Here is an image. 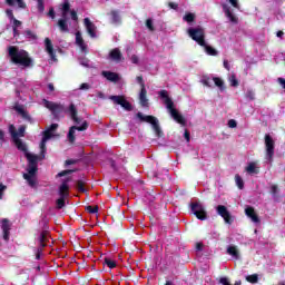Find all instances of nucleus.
<instances>
[{
    "mask_svg": "<svg viewBox=\"0 0 285 285\" xmlns=\"http://www.w3.org/2000/svg\"><path fill=\"white\" fill-rule=\"evenodd\" d=\"M105 264L109 267V268H115L117 266V263L110 258H105Z\"/></svg>",
    "mask_w": 285,
    "mask_h": 285,
    "instance_id": "obj_37",
    "label": "nucleus"
},
{
    "mask_svg": "<svg viewBox=\"0 0 285 285\" xmlns=\"http://www.w3.org/2000/svg\"><path fill=\"white\" fill-rule=\"evenodd\" d=\"M6 14L8 17V19H10V21L12 22L13 26V37H19V30H17V28H21V21L17 20L14 18V14L12 13V10L8 9L6 11Z\"/></svg>",
    "mask_w": 285,
    "mask_h": 285,
    "instance_id": "obj_17",
    "label": "nucleus"
},
{
    "mask_svg": "<svg viewBox=\"0 0 285 285\" xmlns=\"http://www.w3.org/2000/svg\"><path fill=\"white\" fill-rule=\"evenodd\" d=\"M59 10L61 19L58 20V27L62 32H70L68 28V17H71L72 21H78L79 17H77V11L70 9V1L68 0L59 4Z\"/></svg>",
    "mask_w": 285,
    "mask_h": 285,
    "instance_id": "obj_2",
    "label": "nucleus"
},
{
    "mask_svg": "<svg viewBox=\"0 0 285 285\" xmlns=\"http://www.w3.org/2000/svg\"><path fill=\"white\" fill-rule=\"evenodd\" d=\"M6 135L3 134V131L0 130V140L3 141Z\"/></svg>",
    "mask_w": 285,
    "mask_h": 285,
    "instance_id": "obj_62",
    "label": "nucleus"
},
{
    "mask_svg": "<svg viewBox=\"0 0 285 285\" xmlns=\"http://www.w3.org/2000/svg\"><path fill=\"white\" fill-rule=\"evenodd\" d=\"M246 98L249 99V101H254V99H255V91L247 90Z\"/></svg>",
    "mask_w": 285,
    "mask_h": 285,
    "instance_id": "obj_41",
    "label": "nucleus"
},
{
    "mask_svg": "<svg viewBox=\"0 0 285 285\" xmlns=\"http://www.w3.org/2000/svg\"><path fill=\"white\" fill-rule=\"evenodd\" d=\"M219 283L223 284V285H230V282H228V279L226 277H222L219 279Z\"/></svg>",
    "mask_w": 285,
    "mask_h": 285,
    "instance_id": "obj_50",
    "label": "nucleus"
},
{
    "mask_svg": "<svg viewBox=\"0 0 285 285\" xmlns=\"http://www.w3.org/2000/svg\"><path fill=\"white\" fill-rule=\"evenodd\" d=\"M70 119L73 120L75 126L70 127L69 132H68V139L70 144H75V132L77 130L79 132H83V130H88V121H86L83 118H79L77 116V107L75 104H71L67 110Z\"/></svg>",
    "mask_w": 285,
    "mask_h": 285,
    "instance_id": "obj_1",
    "label": "nucleus"
},
{
    "mask_svg": "<svg viewBox=\"0 0 285 285\" xmlns=\"http://www.w3.org/2000/svg\"><path fill=\"white\" fill-rule=\"evenodd\" d=\"M191 212L196 215L197 219L204 222L206 219V209L202 203H191Z\"/></svg>",
    "mask_w": 285,
    "mask_h": 285,
    "instance_id": "obj_14",
    "label": "nucleus"
},
{
    "mask_svg": "<svg viewBox=\"0 0 285 285\" xmlns=\"http://www.w3.org/2000/svg\"><path fill=\"white\" fill-rule=\"evenodd\" d=\"M97 97H99V99H105L104 92L101 91H98Z\"/></svg>",
    "mask_w": 285,
    "mask_h": 285,
    "instance_id": "obj_60",
    "label": "nucleus"
},
{
    "mask_svg": "<svg viewBox=\"0 0 285 285\" xmlns=\"http://www.w3.org/2000/svg\"><path fill=\"white\" fill-rule=\"evenodd\" d=\"M83 23L89 37H91V39H96L97 26H95V23H92V21H90L89 18H85Z\"/></svg>",
    "mask_w": 285,
    "mask_h": 285,
    "instance_id": "obj_18",
    "label": "nucleus"
},
{
    "mask_svg": "<svg viewBox=\"0 0 285 285\" xmlns=\"http://www.w3.org/2000/svg\"><path fill=\"white\" fill-rule=\"evenodd\" d=\"M43 105L51 110V112H61V110H63V106H61L60 104L57 102H51L48 100H43Z\"/></svg>",
    "mask_w": 285,
    "mask_h": 285,
    "instance_id": "obj_21",
    "label": "nucleus"
},
{
    "mask_svg": "<svg viewBox=\"0 0 285 285\" xmlns=\"http://www.w3.org/2000/svg\"><path fill=\"white\" fill-rule=\"evenodd\" d=\"M77 188H78V190H80L81 193H83L86 189L83 188V181H81V180H79L78 183H77Z\"/></svg>",
    "mask_w": 285,
    "mask_h": 285,
    "instance_id": "obj_47",
    "label": "nucleus"
},
{
    "mask_svg": "<svg viewBox=\"0 0 285 285\" xmlns=\"http://www.w3.org/2000/svg\"><path fill=\"white\" fill-rule=\"evenodd\" d=\"M9 132L11 134V137L13 139L14 145L17 146L18 150L26 151V144L19 139V137H23L26 135V126H20L18 131L13 127V125H10Z\"/></svg>",
    "mask_w": 285,
    "mask_h": 285,
    "instance_id": "obj_6",
    "label": "nucleus"
},
{
    "mask_svg": "<svg viewBox=\"0 0 285 285\" xmlns=\"http://www.w3.org/2000/svg\"><path fill=\"white\" fill-rule=\"evenodd\" d=\"M86 210L89 212L91 215H95L96 213H99V207L98 206H87Z\"/></svg>",
    "mask_w": 285,
    "mask_h": 285,
    "instance_id": "obj_38",
    "label": "nucleus"
},
{
    "mask_svg": "<svg viewBox=\"0 0 285 285\" xmlns=\"http://www.w3.org/2000/svg\"><path fill=\"white\" fill-rule=\"evenodd\" d=\"M8 6H18V8H26V2L23 0H7Z\"/></svg>",
    "mask_w": 285,
    "mask_h": 285,
    "instance_id": "obj_31",
    "label": "nucleus"
},
{
    "mask_svg": "<svg viewBox=\"0 0 285 285\" xmlns=\"http://www.w3.org/2000/svg\"><path fill=\"white\" fill-rule=\"evenodd\" d=\"M70 177L66 178L62 184L59 186V196L60 198L57 199V208H63L66 206V199L70 196Z\"/></svg>",
    "mask_w": 285,
    "mask_h": 285,
    "instance_id": "obj_8",
    "label": "nucleus"
},
{
    "mask_svg": "<svg viewBox=\"0 0 285 285\" xmlns=\"http://www.w3.org/2000/svg\"><path fill=\"white\" fill-rule=\"evenodd\" d=\"M246 282H249V284H257V282H259V276L257 274L248 275L246 276Z\"/></svg>",
    "mask_w": 285,
    "mask_h": 285,
    "instance_id": "obj_34",
    "label": "nucleus"
},
{
    "mask_svg": "<svg viewBox=\"0 0 285 285\" xmlns=\"http://www.w3.org/2000/svg\"><path fill=\"white\" fill-rule=\"evenodd\" d=\"M37 3H38V11L42 13L43 10H46V7L43 6V0H37Z\"/></svg>",
    "mask_w": 285,
    "mask_h": 285,
    "instance_id": "obj_42",
    "label": "nucleus"
},
{
    "mask_svg": "<svg viewBox=\"0 0 285 285\" xmlns=\"http://www.w3.org/2000/svg\"><path fill=\"white\" fill-rule=\"evenodd\" d=\"M136 81L139 83L140 89H141V88H146V83L144 82V77L138 76V77L136 78Z\"/></svg>",
    "mask_w": 285,
    "mask_h": 285,
    "instance_id": "obj_43",
    "label": "nucleus"
},
{
    "mask_svg": "<svg viewBox=\"0 0 285 285\" xmlns=\"http://www.w3.org/2000/svg\"><path fill=\"white\" fill-rule=\"evenodd\" d=\"M76 46L80 48L81 52L85 55H88V45L83 40V37L81 36V31L76 32Z\"/></svg>",
    "mask_w": 285,
    "mask_h": 285,
    "instance_id": "obj_19",
    "label": "nucleus"
},
{
    "mask_svg": "<svg viewBox=\"0 0 285 285\" xmlns=\"http://www.w3.org/2000/svg\"><path fill=\"white\" fill-rule=\"evenodd\" d=\"M146 27H147L148 30H150V31L155 30V27H153V19H147V21H146Z\"/></svg>",
    "mask_w": 285,
    "mask_h": 285,
    "instance_id": "obj_44",
    "label": "nucleus"
},
{
    "mask_svg": "<svg viewBox=\"0 0 285 285\" xmlns=\"http://www.w3.org/2000/svg\"><path fill=\"white\" fill-rule=\"evenodd\" d=\"M233 8H239V2L237 0H228Z\"/></svg>",
    "mask_w": 285,
    "mask_h": 285,
    "instance_id": "obj_51",
    "label": "nucleus"
},
{
    "mask_svg": "<svg viewBox=\"0 0 285 285\" xmlns=\"http://www.w3.org/2000/svg\"><path fill=\"white\" fill-rule=\"evenodd\" d=\"M102 77L108 81H119V75L112 71H102Z\"/></svg>",
    "mask_w": 285,
    "mask_h": 285,
    "instance_id": "obj_27",
    "label": "nucleus"
},
{
    "mask_svg": "<svg viewBox=\"0 0 285 285\" xmlns=\"http://www.w3.org/2000/svg\"><path fill=\"white\" fill-rule=\"evenodd\" d=\"M185 139L186 141H190V132L188 130H185Z\"/></svg>",
    "mask_w": 285,
    "mask_h": 285,
    "instance_id": "obj_56",
    "label": "nucleus"
},
{
    "mask_svg": "<svg viewBox=\"0 0 285 285\" xmlns=\"http://www.w3.org/2000/svg\"><path fill=\"white\" fill-rule=\"evenodd\" d=\"M229 83L234 88H237V86H239V81H237V77L234 73L229 76Z\"/></svg>",
    "mask_w": 285,
    "mask_h": 285,
    "instance_id": "obj_36",
    "label": "nucleus"
},
{
    "mask_svg": "<svg viewBox=\"0 0 285 285\" xmlns=\"http://www.w3.org/2000/svg\"><path fill=\"white\" fill-rule=\"evenodd\" d=\"M276 37H278V38L284 37V31H277Z\"/></svg>",
    "mask_w": 285,
    "mask_h": 285,
    "instance_id": "obj_61",
    "label": "nucleus"
},
{
    "mask_svg": "<svg viewBox=\"0 0 285 285\" xmlns=\"http://www.w3.org/2000/svg\"><path fill=\"white\" fill-rule=\"evenodd\" d=\"M66 164H67V166H70V164H75V161H72V160H67Z\"/></svg>",
    "mask_w": 285,
    "mask_h": 285,
    "instance_id": "obj_63",
    "label": "nucleus"
},
{
    "mask_svg": "<svg viewBox=\"0 0 285 285\" xmlns=\"http://www.w3.org/2000/svg\"><path fill=\"white\" fill-rule=\"evenodd\" d=\"M187 32L190 39H193V41H196L198 46H206V41L204 40L205 38L204 28L202 27L189 28Z\"/></svg>",
    "mask_w": 285,
    "mask_h": 285,
    "instance_id": "obj_10",
    "label": "nucleus"
},
{
    "mask_svg": "<svg viewBox=\"0 0 285 285\" xmlns=\"http://www.w3.org/2000/svg\"><path fill=\"white\" fill-rule=\"evenodd\" d=\"M271 190H272V194H273V195H277V186H276V185H273V186L271 187Z\"/></svg>",
    "mask_w": 285,
    "mask_h": 285,
    "instance_id": "obj_54",
    "label": "nucleus"
},
{
    "mask_svg": "<svg viewBox=\"0 0 285 285\" xmlns=\"http://www.w3.org/2000/svg\"><path fill=\"white\" fill-rule=\"evenodd\" d=\"M137 118L145 124H150L156 137H163L164 131H161V127H159V120L155 116H146L141 112L137 114Z\"/></svg>",
    "mask_w": 285,
    "mask_h": 285,
    "instance_id": "obj_7",
    "label": "nucleus"
},
{
    "mask_svg": "<svg viewBox=\"0 0 285 285\" xmlns=\"http://www.w3.org/2000/svg\"><path fill=\"white\" fill-rule=\"evenodd\" d=\"M228 127H229V128H237V121H235V119H230V120L228 121Z\"/></svg>",
    "mask_w": 285,
    "mask_h": 285,
    "instance_id": "obj_46",
    "label": "nucleus"
},
{
    "mask_svg": "<svg viewBox=\"0 0 285 285\" xmlns=\"http://www.w3.org/2000/svg\"><path fill=\"white\" fill-rule=\"evenodd\" d=\"M9 57L12 63L22 66L23 68H30V66H32V59L23 49H19L17 47H9Z\"/></svg>",
    "mask_w": 285,
    "mask_h": 285,
    "instance_id": "obj_4",
    "label": "nucleus"
},
{
    "mask_svg": "<svg viewBox=\"0 0 285 285\" xmlns=\"http://www.w3.org/2000/svg\"><path fill=\"white\" fill-rule=\"evenodd\" d=\"M38 239H39L40 248H38L36 259H41V252L43 250V247L47 246L48 242H50V233L46 229L42 230Z\"/></svg>",
    "mask_w": 285,
    "mask_h": 285,
    "instance_id": "obj_12",
    "label": "nucleus"
},
{
    "mask_svg": "<svg viewBox=\"0 0 285 285\" xmlns=\"http://www.w3.org/2000/svg\"><path fill=\"white\" fill-rule=\"evenodd\" d=\"M59 128L58 124H52L50 126V128H48L46 131H43V137L40 144V149H41V154H42V159L43 157H46L43 154L46 153V144L49 139H52V137H55V130Z\"/></svg>",
    "mask_w": 285,
    "mask_h": 285,
    "instance_id": "obj_11",
    "label": "nucleus"
},
{
    "mask_svg": "<svg viewBox=\"0 0 285 285\" xmlns=\"http://www.w3.org/2000/svg\"><path fill=\"white\" fill-rule=\"evenodd\" d=\"M24 37L27 38V39H37V35H35L32 31H30V30H27V31H24Z\"/></svg>",
    "mask_w": 285,
    "mask_h": 285,
    "instance_id": "obj_40",
    "label": "nucleus"
},
{
    "mask_svg": "<svg viewBox=\"0 0 285 285\" xmlns=\"http://www.w3.org/2000/svg\"><path fill=\"white\" fill-rule=\"evenodd\" d=\"M81 66H85L86 68H88L89 66V61L88 60H80Z\"/></svg>",
    "mask_w": 285,
    "mask_h": 285,
    "instance_id": "obj_57",
    "label": "nucleus"
},
{
    "mask_svg": "<svg viewBox=\"0 0 285 285\" xmlns=\"http://www.w3.org/2000/svg\"><path fill=\"white\" fill-rule=\"evenodd\" d=\"M6 188H8L6 185L0 184V199H3V190H6Z\"/></svg>",
    "mask_w": 285,
    "mask_h": 285,
    "instance_id": "obj_49",
    "label": "nucleus"
},
{
    "mask_svg": "<svg viewBox=\"0 0 285 285\" xmlns=\"http://www.w3.org/2000/svg\"><path fill=\"white\" fill-rule=\"evenodd\" d=\"M184 21H187V23H193V21H195V14H193V13H187V14L184 17Z\"/></svg>",
    "mask_w": 285,
    "mask_h": 285,
    "instance_id": "obj_39",
    "label": "nucleus"
},
{
    "mask_svg": "<svg viewBox=\"0 0 285 285\" xmlns=\"http://www.w3.org/2000/svg\"><path fill=\"white\" fill-rule=\"evenodd\" d=\"M159 96L165 100L166 108L174 121H177V124H180V126H186V118H184V116L175 108V102H173V100L168 97V91L161 90L159 91Z\"/></svg>",
    "mask_w": 285,
    "mask_h": 285,
    "instance_id": "obj_5",
    "label": "nucleus"
},
{
    "mask_svg": "<svg viewBox=\"0 0 285 285\" xmlns=\"http://www.w3.org/2000/svg\"><path fill=\"white\" fill-rule=\"evenodd\" d=\"M109 99L117 106H121L125 110H132V105H130L124 96H110Z\"/></svg>",
    "mask_w": 285,
    "mask_h": 285,
    "instance_id": "obj_13",
    "label": "nucleus"
},
{
    "mask_svg": "<svg viewBox=\"0 0 285 285\" xmlns=\"http://www.w3.org/2000/svg\"><path fill=\"white\" fill-rule=\"evenodd\" d=\"M1 224L3 239L8 242V239H10V228L12 225L10 224V220H8V218H3Z\"/></svg>",
    "mask_w": 285,
    "mask_h": 285,
    "instance_id": "obj_20",
    "label": "nucleus"
},
{
    "mask_svg": "<svg viewBox=\"0 0 285 285\" xmlns=\"http://www.w3.org/2000/svg\"><path fill=\"white\" fill-rule=\"evenodd\" d=\"M26 157L29 164L27 167V174H23V179H26L31 188H35V186H37V164L39 163V156L26 153Z\"/></svg>",
    "mask_w": 285,
    "mask_h": 285,
    "instance_id": "obj_3",
    "label": "nucleus"
},
{
    "mask_svg": "<svg viewBox=\"0 0 285 285\" xmlns=\"http://www.w3.org/2000/svg\"><path fill=\"white\" fill-rule=\"evenodd\" d=\"M227 255H230L234 259H239V249H237V246L230 245L227 247Z\"/></svg>",
    "mask_w": 285,
    "mask_h": 285,
    "instance_id": "obj_29",
    "label": "nucleus"
},
{
    "mask_svg": "<svg viewBox=\"0 0 285 285\" xmlns=\"http://www.w3.org/2000/svg\"><path fill=\"white\" fill-rule=\"evenodd\" d=\"M273 157H275V139L271 134L265 135V160L267 164H273Z\"/></svg>",
    "mask_w": 285,
    "mask_h": 285,
    "instance_id": "obj_9",
    "label": "nucleus"
},
{
    "mask_svg": "<svg viewBox=\"0 0 285 285\" xmlns=\"http://www.w3.org/2000/svg\"><path fill=\"white\" fill-rule=\"evenodd\" d=\"M48 89L50 90V92H55V85L48 83Z\"/></svg>",
    "mask_w": 285,
    "mask_h": 285,
    "instance_id": "obj_58",
    "label": "nucleus"
},
{
    "mask_svg": "<svg viewBox=\"0 0 285 285\" xmlns=\"http://www.w3.org/2000/svg\"><path fill=\"white\" fill-rule=\"evenodd\" d=\"M203 48H205V51L207 52V55H210L212 57H217V50L208 45L205 43V46H203Z\"/></svg>",
    "mask_w": 285,
    "mask_h": 285,
    "instance_id": "obj_32",
    "label": "nucleus"
},
{
    "mask_svg": "<svg viewBox=\"0 0 285 285\" xmlns=\"http://www.w3.org/2000/svg\"><path fill=\"white\" fill-rule=\"evenodd\" d=\"M245 215H247L254 224H259V216H257V213H255V208L246 207Z\"/></svg>",
    "mask_w": 285,
    "mask_h": 285,
    "instance_id": "obj_23",
    "label": "nucleus"
},
{
    "mask_svg": "<svg viewBox=\"0 0 285 285\" xmlns=\"http://www.w3.org/2000/svg\"><path fill=\"white\" fill-rule=\"evenodd\" d=\"M109 59H111V61H116V63H119V61H121L124 57L121 56V51L118 48H116L110 51Z\"/></svg>",
    "mask_w": 285,
    "mask_h": 285,
    "instance_id": "obj_24",
    "label": "nucleus"
},
{
    "mask_svg": "<svg viewBox=\"0 0 285 285\" xmlns=\"http://www.w3.org/2000/svg\"><path fill=\"white\" fill-rule=\"evenodd\" d=\"M14 110L18 112V115H21L23 119H30V116L28 115V111L23 105H16Z\"/></svg>",
    "mask_w": 285,
    "mask_h": 285,
    "instance_id": "obj_28",
    "label": "nucleus"
},
{
    "mask_svg": "<svg viewBox=\"0 0 285 285\" xmlns=\"http://www.w3.org/2000/svg\"><path fill=\"white\" fill-rule=\"evenodd\" d=\"M235 183H236V186L239 188V190L244 188V179H242V176H239V174H236Z\"/></svg>",
    "mask_w": 285,
    "mask_h": 285,
    "instance_id": "obj_35",
    "label": "nucleus"
},
{
    "mask_svg": "<svg viewBox=\"0 0 285 285\" xmlns=\"http://www.w3.org/2000/svg\"><path fill=\"white\" fill-rule=\"evenodd\" d=\"M110 16H111V22H114V23H120L121 22V17L119 16V12L111 11Z\"/></svg>",
    "mask_w": 285,
    "mask_h": 285,
    "instance_id": "obj_33",
    "label": "nucleus"
},
{
    "mask_svg": "<svg viewBox=\"0 0 285 285\" xmlns=\"http://www.w3.org/2000/svg\"><path fill=\"white\" fill-rule=\"evenodd\" d=\"M217 214L223 217L225 224H233V217L230 216V212L224 205H218L216 207Z\"/></svg>",
    "mask_w": 285,
    "mask_h": 285,
    "instance_id": "obj_15",
    "label": "nucleus"
},
{
    "mask_svg": "<svg viewBox=\"0 0 285 285\" xmlns=\"http://www.w3.org/2000/svg\"><path fill=\"white\" fill-rule=\"evenodd\" d=\"M169 8H171L173 10H177V3L170 2Z\"/></svg>",
    "mask_w": 285,
    "mask_h": 285,
    "instance_id": "obj_59",
    "label": "nucleus"
},
{
    "mask_svg": "<svg viewBox=\"0 0 285 285\" xmlns=\"http://www.w3.org/2000/svg\"><path fill=\"white\" fill-rule=\"evenodd\" d=\"M245 170L248 175H259V165L256 161L248 163Z\"/></svg>",
    "mask_w": 285,
    "mask_h": 285,
    "instance_id": "obj_22",
    "label": "nucleus"
},
{
    "mask_svg": "<svg viewBox=\"0 0 285 285\" xmlns=\"http://www.w3.org/2000/svg\"><path fill=\"white\" fill-rule=\"evenodd\" d=\"M224 11H225L227 19H229V21H232V23H237V17H235L233 14V12H230V8H228L227 6H224Z\"/></svg>",
    "mask_w": 285,
    "mask_h": 285,
    "instance_id": "obj_30",
    "label": "nucleus"
},
{
    "mask_svg": "<svg viewBox=\"0 0 285 285\" xmlns=\"http://www.w3.org/2000/svg\"><path fill=\"white\" fill-rule=\"evenodd\" d=\"M45 46H46V51L51 57V59L53 61H57V59L55 58V49L52 48V41H50L49 38L45 39Z\"/></svg>",
    "mask_w": 285,
    "mask_h": 285,
    "instance_id": "obj_26",
    "label": "nucleus"
},
{
    "mask_svg": "<svg viewBox=\"0 0 285 285\" xmlns=\"http://www.w3.org/2000/svg\"><path fill=\"white\" fill-rule=\"evenodd\" d=\"M166 285H173V282L167 281V282H166Z\"/></svg>",
    "mask_w": 285,
    "mask_h": 285,
    "instance_id": "obj_64",
    "label": "nucleus"
},
{
    "mask_svg": "<svg viewBox=\"0 0 285 285\" xmlns=\"http://www.w3.org/2000/svg\"><path fill=\"white\" fill-rule=\"evenodd\" d=\"M79 90H90V85L87 82H83L80 85Z\"/></svg>",
    "mask_w": 285,
    "mask_h": 285,
    "instance_id": "obj_45",
    "label": "nucleus"
},
{
    "mask_svg": "<svg viewBox=\"0 0 285 285\" xmlns=\"http://www.w3.org/2000/svg\"><path fill=\"white\" fill-rule=\"evenodd\" d=\"M131 63H139V58L137 56H131Z\"/></svg>",
    "mask_w": 285,
    "mask_h": 285,
    "instance_id": "obj_53",
    "label": "nucleus"
},
{
    "mask_svg": "<svg viewBox=\"0 0 285 285\" xmlns=\"http://www.w3.org/2000/svg\"><path fill=\"white\" fill-rule=\"evenodd\" d=\"M200 82L204 86H207V88H210L213 86V83H215V86H217L218 88H224V80H222V78H210V77H203Z\"/></svg>",
    "mask_w": 285,
    "mask_h": 285,
    "instance_id": "obj_16",
    "label": "nucleus"
},
{
    "mask_svg": "<svg viewBox=\"0 0 285 285\" xmlns=\"http://www.w3.org/2000/svg\"><path fill=\"white\" fill-rule=\"evenodd\" d=\"M224 68L226 70H230V65L228 63V60H224Z\"/></svg>",
    "mask_w": 285,
    "mask_h": 285,
    "instance_id": "obj_55",
    "label": "nucleus"
},
{
    "mask_svg": "<svg viewBox=\"0 0 285 285\" xmlns=\"http://www.w3.org/2000/svg\"><path fill=\"white\" fill-rule=\"evenodd\" d=\"M72 170H63L58 174V177H66V175H71Z\"/></svg>",
    "mask_w": 285,
    "mask_h": 285,
    "instance_id": "obj_48",
    "label": "nucleus"
},
{
    "mask_svg": "<svg viewBox=\"0 0 285 285\" xmlns=\"http://www.w3.org/2000/svg\"><path fill=\"white\" fill-rule=\"evenodd\" d=\"M147 94H148V91H146V88L140 89L139 101H140V106H142V108H148V97H146Z\"/></svg>",
    "mask_w": 285,
    "mask_h": 285,
    "instance_id": "obj_25",
    "label": "nucleus"
},
{
    "mask_svg": "<svg viewBox=\"0 0 285 285\" xmlns=\"http://www.w3.org/2000/svg\"><path fill=\"white\" fill-rule=\"evenodd\" d=\"M48 17H50L51 19H55V9L51 8L48 12Z\"/></svg>",
    "mask_w": 285,
    "mask_h": 285,
    "instance_id": "obj_52",
    "label": "nucleus"
}]
</instances>
